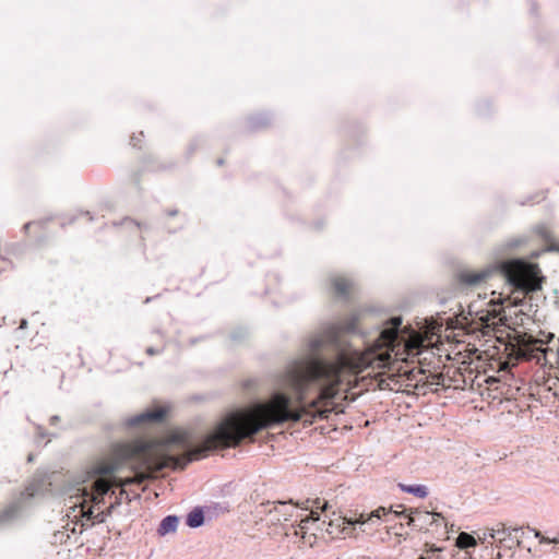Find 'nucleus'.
Segmentation results:
<instances>
[{"instance_id": "nucleus-22", "label": "nucleus", "mask_w": 559, "mask_h": 559, "mask_svg": "<svg viewBox=\"0 0 559 559\" xmlns=\"http://www.w3.org/2000/svg\"><path fill=\"white\" fill-rule=\"evenodd\" d=\"M242 385L246 390H250L257 385V381L254 379H248L243 381Z\"/></svg>"}, {"instance_id": "nucleus-19", "label": "nucleus", "mask_w": 559, "mask_h": 559, "mask_svg": "<svg viewBox=\"0 0 559 559\" xmlns=\"http://www.w3.org/2000/svg\"><path fill=\"white\" fill-rule=\"evenodd\" d=\"M312 523V521L309 519V518H305V519H300L299 521V524L297 526V528H295L294 533L295 535L299 536L306 540V534H307V530H308V523Z\"/></svg>"}, {"instance_id": "nucleus-20", "label": "nucleus", "mask_w": 559, "mask_h": 559, "mask_svg": "<svg viewBox=\"0 0 559 559\" xmlns=\"http://www.w3.org/2000/svg\"><path fill=\"white\" fill-rule=\"evenodd\" d=\"M489 532H491V528H487V530H485V531L483 532V534H481V535H480V534H478V535H477L478 539H479L481 543L489 542V543H491V544H492L493 542H492V539L490 538V536H489V534H488Z\"/></svg>"}, {"instance_id": "nucleus-27", "label": "nucleus", "mask_w": 559, "mask_h": 559, "mask_svg": "<svg viewBox=\"0 0 559 559\" xmlns=\"http://www.w3.org/2000/svg\"><path fill=\"white\" fill-rule=\"evenodd\" d=\"M146 353H147L148 355H155L157 352H156L153 347H148V348L146 349Z\"/></svg>"}, {"instance_id": "nucleus-12", "label": "nucleus", "mask_w": 559, "mask_h": 559, "mask_svg": "<svg viewBox=\"0 0 559 559\" xmlns=\"http://www.w3.org/2000/svg\"><path fill=\"white\" fill-rule=\"evenodd\" d=\"M332 285L334 293L340 297H346L348 294L349 288L352 287V282L344 278L336 276L332 280Z\"/></svg>"}, {"instance_id": "nucleus-6", "label": "nucleus", "mask_w": 559, "mask_h": 559, "mask_svg": "<svg viewBox=\"0 0 559 559\" xmlns=\"http://www.w3.org/2000/svg\"><path fill=\"white\" fill-rule=\"evenodd\" d=\"M492 542L500 544L509 549L521 544V536L523 534L522 527H506L503 524H498L492 527L488 533Z\"/></svg>"}, {"instance_id": "nucleus-3", "label": "nucleus", "mask_w": 559, "mask_h": 559, "mask_svg": "<svg viewBox=\"0 0 559 559\" xmlns=\"http://www.w3.org/2000/svg\"><path fill=\"white\" fill-rule=\"evenodd\" d=\"M493 274L503 276L512 287L523 293L538 288L531 278V266L522 260L507 261L479 271L462 270L457 273V281L465 287H478Z\"/></svg>"}, {"instance_id": "nucleus-10", "label": "nucleus", "mask_w": 559, "mask_h": 559, "mask_svg": "<svg viewBox=\"0 0 559 559\" xmlns=\"http://www.w3.org/2000/svg\"><path fill=\"white\" fill-rule=\"evenodd\" d=\"M178 522H179V519L178 516L176 515H167L165 516L158 528H157V533L160 535V536H165L169 533H175L176 530H177V526H178Z\"/></svg>"}, {"instance_id": "nucleus-31", "label": "nucleus", "mask_w": 559, "mask_h": 559, "mask_svg": "<svg viewBox=\"0 0 559 559\" xmlns=\"http://www.w3.org/2000/svg\"><path fill=\"white\" fill-rule=\"evenodd\" d=\"M223 164H224V159H223V158H218V159H217V165H218V166H222Z\"/></svg>"}, {"instance_id": "nucleus-26", "label": "nucleus", "mask_w": 559, "mask_h": 559, "mask_svg": "<svg viewBox=\"0 0 559 559\" xmlns=\"http://www.w3.org/2000/svg\"><path fill=\"white\" fill-rule=\"evenodd\" d=\"M166 214L169 215V216H175V215L178 214V211L176 209L175 210H169V211L166 212Z\"/></svg>"}, {"instance_id": "nucleus-24", "label": "nucleus", "mask_w": 559, "mask_h": 559, "mask_svg": "<svg viewBox=\"0 0 559 559\" xmlns=\"http://www.w3.org/2000/svg\"><path fill=\"white\" fill-rule=\"evenodd\" d=\"M27 328V320L26 319H22L21 322H20V329L24 330Z\"/></svg>"}, {"instance_id": "nucleus-17", "label": "nucleus", "mask_w": 559, "mask_h": 559, "mask_svg": "<svg viewBox=\"0 0 559 559\" xmlns=\"http://www.w3.org/2000/svg\"><path fill=\"white\" fill-rule=\"evenodd\" d=\"M270 122H271V117L266 114L253 116L248 120L250 130H259L261 128L269 126Z\"/></svg>"}, {"instance_id": "nucleus-28", "label": "nucleus", "mask_w": 559, "mask_h": 559, "mask_svg": "<svg viewBox=\"0 0 559 559\" xmlns=\"http://www.w3.org/2000/svg\"><path fill=\"white\" fill-rule=\"evenodd\" d=\"M37 432H38V435H39L40 437H44V436H45V433H44V429H43V427H40V426H38V427H37Z\"/></svg>"}, {"instance_id": "nucleus-7", "label": "nucleus", "mask_w": 559, "mask_h": 559, "mask_svg": "<svg viewBox=\"0 0 559 559\" xmlns=\"http://www.w3.org/2000/svg\"><path fill=\"white\" fill-rule=\"evenodd\" d=\"M165 416L166 409L163 407H158L152 411H145L141 414L128 418L126 425L128 427H136L143 424L158 423L162 421Z\"/></svg>"}, {"instance_id": "nucleus-9", "label": "nucleus", "mask_w": 559, "mask_h": 559, "mask_svg": "<svg viewBox=\"0 0 559 559\" xmlns=\"http://www.w3.org/2000/svg\"><path fill=\"white\" fill-rule=\"evenodd\" d=\"M269 511H272V501H264L255 506L252 511V515L257 523L265 522L267 525L270 523Z\"/></svg>"}, {"instance_id": "nucleus-13", "label": "nucleus", "mask_w": 559, "mask_h": 559, "mask_svg": "<svg viewBox=\"0 0 559 559\" xmlns=\"http://www.w3.org/2000/svg\"><path fill=\"white\" fill-rule=\"evenodd\" d=\"M277 504L281 509L284 522L293 521L295 518L296 509L299 508V503L294 504L292 500L289 501H277Z\"/></svg>"}, {"instance_id": "nucleus-33", "label": "nucleus", "mask_w": 559, "mask_h": 559, "mask_svg": "<svg viewBox=\"0 0 559 559\" xmlns=\"http://www.w3.org/2000/svg\"><path fill=\"white\" fill-rule=\"evenodd\" d=\"M32 223H27L24 225V229L27 230L31 227Z\"/></svg>"}, {"instance_id": "nucleus-30", "label": "nucleus", "mask_w": 559, "mask_h": 559, "mask_svg": "<svg viewBox=\"0 0 559 559\" xmlns=\"http://www.w3.org/2000/svg\"><path fill=\"white\" fill-rule=\"evenodd\" d=\"M551 542H554V544H557V540H550L548 538H542L540 539V543H551Z\"/></svg>"}, {"instance_id": "nucleus-29", "label": "nucleus", "mask_w": 559, "mask_h": 559, "mask_svg": "<svg viewBox=\"0 0 559 559\" xmlns=\"http://www.w3.org/2000/svg\"><path fill=\"white\" fill-rule=\"evenodd\" d=\"M407 377H408V379H415V369H412Z\"/></svg>"}, {"instance_id": "nucleus-5", "label": "nucleus", "mask_w": 559, "mask_h": 559, "mask_svg": "<svg viewBox=\"0 0 559 559\" xmlns=\"http://www.w3.org/2000/svg\"><path fill=\"white\" fill-rule=\"evenodd\" d=\"M393 515L394 519L405 516L407 518V525L414 530L423 531L431 526L440 518L444 520L441 513L428 512L419 509H406L404 506L399 504L396 509L390 508L386 510V514L383 516Z\"/></svg>"}, {"instance_id": "nucleus-16", "label": "nucleus", "mask_w": 559, "mask_h": 559, "mask_svg": "<svg viewBox=\"0 0 559 559\" xmlns=\"http://www.w3.org/2000/svg\"><path fill=\"white\" fill-rule=\"evenodd\" d=\"M17 513L19 507L16 504H11L2 510L0 512V527L11 523L17 516Z\"/></svg>"}, {"instance_id": "nucleus-4", "label": "nucleus", "mask_w": 559, "mask_h": 559, "mask_svg": "<svg viewBox=\"0 0 559 559\" xmlns=\"http://www.w3.org/2000/svg\"><path fill=\"white\" fill-rule=\"evenodd\" d=\"M385 514L386 509L380 507L368 514L360 513L357 518L354 519H347L344 516L329 519V521L324 519L320 521L321 523L318 526V530L322 532L324 531L331 538L338 537L340 535L352 536L356 524L364 525L369 522L378 523L383 519Z\"/></svg>"}, {"instance_id": "nucleus-21", "label": "nucleus", "mask_w": 559, "mask_h": 559, "mask_svg": "<svg viewBox=\"0 0 559 559\" xmlns=\"http://www.w3.org/2000/svg\"><path fill=\"white\" fill-rule=\"evenodd\" d=\"M140 136H143V132H140V133H139V136H138V135H135V134H133V135L131 136V139H130V143H131V145H132V146H134V147H138V146H139V143H140V141H141Z\"/></svg>"}, {"instance_id": "nucleus-35", "label": "nucleus", "mask_w": 559, "mask_h": 559, "mask_svg": "<svg viewBox=\"0 0 559 559\" xmlns=\"http://www.w3.org/2000/svg\"><path fill=\"white\" fill-rule=\"evenodd\" d=\"M28 461L29 462L33 461V455L32 454L28 455Z\"/></svg>"}, {"instance_id": "nucleus-23", "label": "nucleus", "mask_w": 559, "mask_h": 559, "mask_svg": "<svg viewBox=\"0 0 559 559\" xmlns=\"http://www.w3.org/2000/svg\"><path fill=\"white\" fill-rule=\"evenodd\" d=\"M60 420V417L57 415H53L50 417L49 423L50 425H56Z\"/></svg>"}, {"instance_id": "nucleus-18", "label": "nucleus", "mask_w": 559, "mask_h": 559, "mask_svg": "<svg viewBox=\"0 0 559 559\" xmlns=\"http://www.w3.org/2000/svg\"><path fill=\"white\" fill-rule=\"evenodd\" d=\"M476 545V538L468 533L462 532L456 538V546L461 549L472 548L475 547Z\"/></svg>"}, {"instance_id": "nucleus-15", "label": "nucleus", "mask_w": 559, "mask_h": 559, "mask_svg": "<svg viewBox=\"0 0 559 559\" xmlns=\"http://www.w3.org/2000/svg\"><path fill=\"white\" fill-rule=\"evenodd\" d=\"M269 515H270V523L269 525H273V526H282L283 530L286 528V522H284L283 520V515H282V512H281V509L277 504V501H272V511H269Z\"/></svg>"}, {"instance_id": "nucleus-8", "label": "nucleus", "mask_w": 559, "mask_h": 559, "mask_svg": "<svg viewBox=\"0 0 559 559\" xmlns=\"http://www.w3.org/2000/svg\"><path fill=\"white\" fill-rule=\"evenodd\" d=\"M298 506L302 510H310V515H308L307 518H309L312 521V523H318L321 521V514L319 511L325 513L330 509L329 502L320 498L307 499L299 503Z\"/></svg>"}, {"instance_id": "nucleus-11", "label": "nucleus", "mask_w": 559, "mask_h": 559, "mask_svg": "<svg viewBox=\"0 0 559 559\" xmlns=\"http://www.w3.org/2000/svg\"><path fill=\"white\" fill-rule=\"evenodd\" d=\"M397 487L400 488L401 491L414 495L415 497L421 498V499L426 498L429 493L428 487L426 485H420V484L406 485V484L400 483L397 485Z\"/></svg>"}, {"instance_id": "nucleus-1", "label": "nucleus", "mask_w": 559, "mask_h": 559, "mask_svg": "<svg viewBox=\"0 0 559 559\" xmlns=\"http://www.w3.org/2000/svg\"><path fill=\"white\" fill-rule=\"evenodd\" d=\"M359 319V313H353L314 335L308 343V354L273 376L274 391L266 401L228 413L212 432L200 439L188 430L174 431L165 443L168 463L183 469L214 450L253 439L261 430L286 421L312 424L317 418H328L336 407L334 397L344 373L393 369L396 362H407L420 354V342L411 326H402L401 316L386 320L366 350L354 348L344 334L356 333Z\"/></svg>"}, {"instance_id": "nucleus-14", "label": "nucleus", "mask_w": 559, "mask_h": 559, "mask_svg": "<svg viewBox=\"0 0 559 559\" xmlns=\"http://www.w3.org/2000/svg\"><path fill=\"white\" fill-rule=\"evenodd\" d=\"M204 523V513L201 508H195L191 512L188 513L186 519V524L191 528H197L203 525Z\"/></svg>"}, {"instance_id": "nucleus-25", "label": "nucleus", "mask_w": 559, "mask_h": 559, "mask_svg": "<svg viewBox=\"0 0 559 559\" xmlns=\"http://www.w3.org/2000/svg\"><path fill=\"white\" fill-rule=\"evenodd\" d=\"M538 233H539L544 238H546V239L548 238V235H547V233H546V230H545V228H544V227H540Z\"/></svg>"}, {"instance_id": "nucleus-36", "label": "nucleus", "mask_w": 559, "mask_h": 559, "mask_svg": "<svg viewBox=\"0 0 559 559\" xmlns=\"http://www.w3.org/2000/svg\"><path fill=\"white\" fill-rule=\"evenodd\" d=\"M558 250H559V248H558Z\"/></svg>"}, {"instance_id": "nucleus-2", "label": "nucleus", "mask_w": 559, "mask_h": 559, "mask_svg": "<svg viewBox=\"0 0 559 559\" xmlns=\"http://www.w3.org/2000/svg\"><path fill=\"white\" fill-rule=\"evenodd\" d=\"M145 451V444L116 443L111 447L108 457L98 460L75 476L73 485L75 493L70 496V499H76L74 507H80V514L83 518L96 519L99 523L104 522L103 512L94 515V507L88 503L92 502L94 506L104 503V497L111 489L107 476L112 475L129 460L144 455Z\"/></svg>"}, {"instance_id": "nucleus-32", "label": "nucleus", "mask_w": 559, "mask_h": 559, "mask_svg": "<svg viewBox=\"0 0 559 559\" xmlns=\"http://www.w3.org/2000/svg\"><path fill=\"white\" fill-rule=\"evenodd\" d=\"M435 377L438 379V381L436 382V384H440V379L442 378V376H441V374H438V376H435Z\"/></svg>"}, {"instance_id": "nucleus-34", "label": "nucleus", "mask_w": 559, "mask_h": 559, "mask_svg": "<svg viewBox=\"0 0 559 559\" xmlns=\"http://www.w3.org/2000/svg\"><path fill=\"white\" fill-rule=\"evenodd\" d=\"M535 536H536V537H539L540 539L543 538V537L540 536V533H539L538 531H535Z\"/></svg>"}]
</instances>
